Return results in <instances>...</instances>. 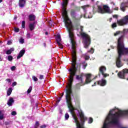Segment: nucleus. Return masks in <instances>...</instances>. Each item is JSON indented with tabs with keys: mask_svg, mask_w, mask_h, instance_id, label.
<instances>
[{
	"mask_svg": "<svg viewBox=\"0 0 128 128\" xmlns=\"http://www.w3.org/2000/svg\"><path fill=\"white\" fill-rule=\"evenodd\" d=\"M26 38H30V33H28L26 34Z\"/></svg>",
	"mask_w": 128,
	"mask_h": 128,
	"instance_id": "obj_32",
	"label": "nucleus"
},
{
	"mask_svg": "<svg viewBox=\"0 0 128 128\" xmlns=\"http://www.w3.org/2000/svg\"><path fill=\"white\" fill-rule=\"evenodd\" d=\"M14 98H10L7 104L9 106H12V104H14Z\"/></svg>",
	"mask_w": 128,
	"mask_h": 128,
	"instance_id": "obj_12",
	"label": "nucleus"
},
{
	"mask_svg": "<svg viewBox=\"0 0 128 128\" xmlns=\"http://www.w3.org/2000/svg\"><path fill=\"white\" fill-rule=\"evenodd\" d=\"M98 12L99 14H112V12L108 6H104L103 8L100 6H98Z\"/></svg>",
	"mask_w": 128,
	"mask_h": 128,
	"instance_id": "obj_3",
	"label": "nucleus"
},
{
	"mask_svg": "<svg viewBox=\"0 0 128 128\" xmlns=\"http://www.w3.org/2000/svg\"><path fill=\"white\" fill-rule=\"evenodd\" d=\"M2 2V0H0V2Z\"/></svg>",
	"mask_w": 128,
	"mask_h": 128,
	"instance_id": "obj_57",
	"label": "nucleus"
},
{
	"mask_svg": "<svg viewBox=\"0 0 128 128\" xmlns=\"http://www.w3.org/2000/svg\"><path fill=\"white\" fill-rule=\"evenodd\" d=\"M60 100H62V97H60V98L58 99V102H60Z\"/></svg>",
	"mask_w": 128,
	"mask_h": 128,
	"instance_id": "obj_47",
	"label": "nucleus"
},
{
	"mask_svg": "<svg viewBox=\"0 0 128 128\" xmlns=\"http://www.w3.org/2000/svg\"><path fill=\"white\" fill-rule=\"evenodd\" d=\"M2 56H0V62H2Z\"/></svg>",
	"mask_w": 128,
	"mask_h": 128,
	"instance_id": "obj_52",
	"label": "nucleus"
},
{
	"mask_svg": "<svg viewBox=\"0 0 128 128\" xmlns=\"http://www.w3.org/2000/svg\"><path fill=\"white\" fill-rule=\"evenodd\" d=\"M19 42L20 44H24V39L22 38L19 40Z\"/></svg>",
	"mask_w": 128,
	"mask_h": 128,
	"instance_id": "obj_25",
	"label": "nucleus"
},
{
	"mask_svg": "<svg viewBox=\"0 0 128 128\" xmlns=\"http://www.w3.org/2000/svg\"><path fill=\"white\" fill-rule=\"evenodd\" d=\"M4 118V114L2 113V110H0V120H2Z\"/></svg>",
	"mask_w": 128,
	"mask_h": 128,
	"instance_id": "obj_18",
	"label": "nucleus"
},
{
	"mask_svg": "<svg viewBox=\"0 0 128 128\" xmlns=\"http://www.w3.org/2000/svg\"><path fill=\"white\" fill-rule=\"evenodd\" d=\"M112 28H116L117 26L116 23H114L113 24H112Z\"/></svg>",
	"mask_w": 128,
	"mask_h": 128,
	"instance_id": "obj_29",
	"label": "nucleus"
},
{
	"mask_svg": "<svg viewBox=\"0 0 128 128\" xmlns=\"http://www.w3.org/2000/svg\"><path fill=\"white\" fill-rule=\"evenodd\" d=\"M52 21H50V22H49V24L50 26H52Z\"/></svg>",
	"mask_w": 128,
	"mask_h": 128,
	"instance_id": "obj_48",
	"label": "nucleus"
},
{
	"mask_svg": "<svg viewBox=\"0 0 128 128\" xmlns=\"http://www.w3.org/2000/svg\"><path fill=\"white\" fill-rule=\"evenodd\" d=\"M112 18H110V22H112Z\"/></svg>",
	"mask_w": 128,
	"mask_h": 128,
	"instance_id": "obj_54",
	"label": "nucleus"
},
{
	"mask_svg": "<svg viewBox=\"0 0 128 128\" xmlns=\"http://www.w3.org/2000/svg\"><path fill=\"white\" fill-rule=\"evenodd\" d=\"M60 114H62V110H60Z\"/></svg>",
	"mask_w": 128,
	"mask_h": 128,
	"instance_id": "obj_55",
	"label": "nucleus"
},
{
	"mask_svg": "<svg viewBox=\"0 0 128 128\" xmlns=\"http://www.w3.org/2000/svg\"><path fill=\"white\" fill-rule=\"evenodd\" d=\"M69 118H70V115H68V114L66 113L65 114V120H68Z\"/></svg>",
	"mask_w": 128,
	"mask_h": 128,
	"instance_id": "obj_21",
	"label": "nucleus"
},
{
	"mask_svg": "<svg viewBox=\"0 0 128 128\" xmlns=\"http://www.w3.org/2000/svg\"><path fill=\"white\" fill-rule=\"evenodd\" d=\"M16 86V82H14L12 84V86Z\"/></svg>",
	"mask_w": 128,
	"mask_h": 128,
	"instance_id": "obj_40",
	"label": "nucleus"
},
{
	"mask_svg": "<svg viewBox=\"0 0 128 128\" xmlns=\"http://www.w3.org/2000/svg\"><path fill=\"white\" fill-rule=\"evenodd\" d=\"M40 126V123L38 122H36V123L34 125V128H38V126Z\"/></svg>",
	"mask_w": 128,
	"mask_h": 128,
	"instance_id": "obj_26",
	"label": "nucleus"
},
{
	"mask_svg": "<svg viewBox=\"0 0 128 128\" xmlns=\"http://www.w3.org/2000/svg\"><path fill=\"white\" fill-rule=\"evenodd\" d=\"M126 6L124 3L122 4L120 6V10H122V12H124Z\"/></svg>",
	"mask_w": 128,
	"mask_h": 128,
	"instance_id": "obj_19",
	"label": "nucleus"
},
{
	"mask_svg": "<svg viewBox=\"0 0 128 128\" xmlns=\"http://www.w3.org/2000/svg\"><path fill=\"white\" fill-rule=\"evenodd\" d=\"M6 82H8L9 84H10L11 82H12V80H10V78H7V79L6 80Z\"/></svg>",
	"mask_w": 128,
	"mask_h": 128,
	"instance_id": "obj_30",
	"label": "nucleus"
},
{
	"mask_svg": "<svg viewBox=\"0 0 128 128\" xmlns=\"http://www.w3.org/2000/svg\"><path fill=\"white\" fill-rule=\"evenodd\" d=\"M76 80H80V77L78 76H76Z\"/></svg>",
	"mask_w": 128,
	"mask_h": 128,
	"instance_id": "obj_46",
	"label": "nucleus"
},
{
	"mask_svg": "<svg viewBox=\"0 0 128 128\" xmlns=\"http://www.w3.org/2000/svg\"><path fill=\"white\" fill-rule=\"evenodd\" d=\"M32 78L34 80V82H38V78L36 77V76H33Z\"/></svg>",
	"mask_w": 128,
	"mask_h": 128,
	"instance_id": "obj_27",
	"label": "nucleus"
},
{
	"mask_svg": "<svg viewBox=\"0 0 128 128\" xmlns=\"http://www.w3.org/2000/svg\"><path fill=\"white\" fill-rule=\"evenodd\" d=\"M80 36L83 38L84 48H88L90 44V38L88 34L84 32V26H80Z\"/></svg>",
	"mask_w": 128,
	"mask_h": 128,
	"instance_id": "obj_2",
	"label": "nucleus"
},
{
	"mask_svg": "<svg viewBox=\"0 0 128 128\" xmlns=\"http://www.w3.org/2000/svg\"><path fill=\"white\" fill-rule=\"evenodd\" d=\"M14 48H10V50H8L6 51V54H10L12 52H14Z\"/></svg>",
	"mask_w": 128,
	"mask_h": 128,
	"instance_id": "obj_16",
	"label": "nucleus"
},
{
	"mask_svg": "<svg viewBox=\"0 0 128 128\" xmlns=\"http://www.w3.org/2000/svg\"><path fill=\"white\" fill-rule=\"evenodd\" d=\"M110 4H112V10H118V8L116 6V4L114 2H111Z\"/></svg>",
	"mask_w": 128,
	"mask_h": 128,
	"instance_id": "obj_14",
	"label": "nucleus"
},
{
	"mask_svg": "<svg viewBox=\"0 0 128 128\" xmlns=\"http://www.w3.org/2000/svg\"><path fill=\"white\" fill-rule=\"evenodd\" d=\"M96 82H94V85H92V86H96Z\"/></svg>",
	"mask_w": 128,
	"mask_h": 128,
	"instance_id": "obj_50",
	"label": "nucleus"
},
{
	"mask_svg": "<svg viewBox=\"0 0 128 128\" xmlns=\"http://www.w3.org/2000/svg\"><path fill=\"white\" fill-rule=\"evenodd\" d=\"M99 70L100 72H101L102 74L104 76V78H106L108 76V74H104V72L106 70V68L104 66H101L99 68Z\"/></svg>",
	"mask_w": 128,
	"mask_h": 128,
	"instance_id": "obj_6",
	"label": "nucleus"
},
{
	"mask_svg": "<svg viewBox=\"0 0 128 128\" xmlns=\"http://www.w3.org/2000/svg\"><path fill=\"white\" fill-rule=\"evenodd\" d=\"M94 49L92 48H91L90 50L88 51V52H90L91 54H94Z\"/></svg>",
	"mask_w": 128,
	"mask_h": 128,
	"instance_id": "obj_36",
	"label": "nucleus"
},
{
	"mask_svg": "<svg viewBox=\"0 0 128 128\" xmlns=\"http://www.w3.org/2000/svg\"><path fill=\"white\" fill-rule=\"evenodd\" d=\"M11 114L12 116H16V111H13L12 112Z\"/></svg>",
	"mask_w": 128,
	"mask_h": 128,
	"instance_id": "obj_31",
	"label": "nucleus"
},
{
	"mask_svg": "<svg viewBox=\"0 0 128 128\" xmlns=\"http://www.w3.org/2000/svg\"><path fill=\"white\" fill-rule=\"evenodd\" d=\"M120 34V32H116L114 34V36H118V34Z\"/></svg>",
	"mask_w": 128,
	"mask_h": 128,
	"instance_id": "obj_44",
	"label": "nucleus"
},
{
	"mask_svg": "<svg viewBox=\"0 0 128 128\" xmlns=\"http://www.w3.org/2000/svg\"><path fill=\"white\" fill-rule=\"evenodd\" d=\"M36 20V16H34V14H30L29 16V20L32 21V20Z\"/></svg>",
	"mask_w": 128,
	"mask_h": 128,
	"instance_id": "obj_15",
	"label": "nucleus"
},
{
	"mask_svg": "<svg viewBox=\"0 0 128 128\" xmlns=\"http://www.w3.org/2000/svg\"><path fill=\"white\" fill-rule=\"evenodd\" d=\"M80 82H82V76H80Z\"/></svg>",
	"mask_w": 128,
	"mask_h": 128,
	"instance_id": "obj_51",
	"label": "nucleus"
},
{
	"mask_svg": "<svg viewBox=\"0 0 128 128\" xmlns=\"http://www.w3.org/2000/svg\"><path fill=\"white\" fill-rule=\"evenodd\" d=\"M117 24L119 26H124L128 24V15L124 16L122 19L118 20Z\"/></svg>",
	"mask_w": 128,
	"mask_h": 128,
	"instance_id": "obj_4",
	"label": "nucleus"
},
{
	"mask_svg": "<svg viewBox=\"0 0 128 128\" xmlns=\"http://www.w3.org/2000/svg\"><path fill=\"white\" fill-rule=\"evenodd\" d=\"M89 58H90V56H85V59H86V60H89Z\"/></svg>",
	"mask_w": 128,
	"mask_h": 128,
	"instance_id": "obj_41",
	"label": "nucleus"
},
{
	"mask_svg": "<svg viewBox=\"0 0 128 128\" xmlns=\"http://www.w3.org/2000/svg\"><path fill=\"white\" fill-rule=\"evenodd\" d=\"M64 94L62 93V96H61V98H62V96H64Z\"/></svg>",
	"mask_w": 128,
	"mask_h": 128,
	"instance_id": "obj_53",
	"label": "nucleus"
},
{
	"mask_svg": "<svg viewBox=\"0 0 128 128\" xmlns=\"http://www.w3.org/2000/svg\"><path fill=\"white\" fill-rule=\"evenodd\" d=\"M113 18H118V16L116 14H114L113 15Z\"/></svg>",
	"mask_w": 128,
	"mask_h": 128,
	"instance_id": "obj_39",
	"label": "nucleus"
},
{
	"mask_svg": "<svg viewBox=\"0 0 128 128\" xmlns=\"http://www.w3.org/2000/svg\"><path fill=\"white\" fill-rule=\"evenodd\" d=\"M18 4L20 8H24L26 4V0H19Z\"/></svg>",
	"mask_w": 128,
	"mask_h": 128,
	"instance_id": "obj_11",
	"label": "nucleus"
},
{
	"mask_svg": "<svg viewBox=\"0 0 128 128\" xmlns=\"http://www.w3.org/2000/svg\"><path fill=\"white\" fill-rule=\"evenodd\" d=\"M16 66H13L11 67V70H12V71L16 70Z\"/></svg>",
	"mask_w": 128,
	"mask_h": 128,
	"instance_id": "obj_33",
	"label": "nucleus"
},
{
	"mask_svg": "<svg viewBox=\"0 0 128 128\" xmlns=\"http://www.w3.org/2000/svg\"><path fill=\"white\" fill-rule=\"evenodd\" d=\"M82 8H83V10H86V8H88V5L84 6H82Z\"/></svg>",
	"mask_w": 128,
	"mask_h": 128,
	"instance_id": "obj_28",
	"label": "nucleus"
},
{
	"mask_svg": "<svg viewBox=\"0 0 128 128\" xmlns=\"http://www.w3.org/2000/svg\"><path fill=\"white\" fill-rule=\"evenodd\" d=\"M111 47H112V49L114 48V47L112 46Z\"/></svg>",
	"mask_w": 128,
	"mask_h": 128,
	"instance_id": "obj_56",
	"label": "nucleus"
},
{
	"mask_svg": "<svg viewBox=\"0 0 128 128\" xmlns=\"http://www.w3.org/2000/svg\"><path fill=\"white\" fill-rule=\"evenodd\" d=\"M126 74H128V69L123 70L122 71L119 72L118 74L120 78H124V76H126ZM127 80H128V78L127 79Z\"/></svg>",
	"mask_w": 128,
	"mask_h": 128,
	"instance_id": "obj_5",
	"label": "nucleus"
},
{
	"mask_svg": "<svg viewBox=\"0 0 128 128\" xmlns=\"http://www.w3.org/2000/svg\"><path fill=\"white\" fill-rule=\"evenodd\" d=\"M36 22H34L33 23H31L29 24V28L31 30H34V28H36Z\"/></svg>",
	"mask_w": 128,
	"mask_h": 128,
	"instance_id": "obj_13",
	"label": "nucleus"
},
{
	"mask_svg": "<svg viewBox=\"0 0 128 128\" xmlns=\"http://www.w3.org/2000/svg\"><path fill=\"white\" fill-rule=\"evenodd\" d=\"M88 18H90V17H88Z\"/></svg>",
	"mask_w": 128,
	"mask_h": 128,
	"instance_id": "obj_58",
	"label": "nucleus"
},
{
	"mask_svg": "<svg viewBox=\"0 0 128 128\" xmlns=\"http://www.w3.org/2000/svg\"><path fill=\"white\" fill-rule=\"evenodd\" d=\"M14 32H20V29L18 28H14Z\"/></svg>",
	"mask_w": 128,
	"mask_h": 128,
	"instance_id": "obj_34",
	"label": "nucleus"
},
{
	"mask_svg": "<svg viewBox=\"0 0 128 128\" xmlns=\"http://www.w3.org/2000/svg\"><path fill=\"white\" fill-rule=\"evenodd\" d=\"M57 38H56V42H57V44L60 48H62V44H60V42L62 40V38H60V35L58 34L56 36Z\"/></svg>",
	"mask_w": 128,
	"mask_h": 128,
	"instance_id": "obj_7",
	"label": "nucleus"
},
{
	"mask_svg": "<svg viewBox=\"0 0 128 128\" xmlns=\"http://www.w3.org/2000/svg\"><path fill=\"white\" fill-rule=\"evenodd\" d=\"M118 57L116 59V64L118 68L122 66V64L120 62V58L124 54H128V48H124V36H122L118 39V44L117 47Z\"/></svg>",
	"mask_w": 128,
	"mask_h": 128,
	"instance_id": "obj_1",
	"label": "nucleus"
},
{
	"mask_svg": "<svg viewBox=\"0 0 128 128\" xmlns=\"http://www.w3.org/2000/svg\"><path fill=\"white\" fill-rule=\"evenodd\" d=\"M26 52V50H21L18 56H17V59L18 60L20 58L24 56V53Z\"/></svg>",
	"mask_w": 128,
	"mask_h": 128,
	"instance_id": "obj_9",
	"label": "nucleus"
},
{
	"mask_svg": "<svg viewBox=\"0 0 128 128\" xmlns=\"http://www.w3.org/2000/svg\"><path fill=\"white\" fill-rule=\"evenodd\" d=\"M32 90V87L30 86L28 90H27L28 94H30V92Z\"/></svg>",
	"mask_w": 128,
	"mask_h": 128,
	"instance_id": "obj_20",
	"label": "nucleus"
},
{
	"mask_svg": "<svg viewBox=\"0 0 128 128\" xmlns=\"http://www.w3.org/2000/svg\"><path fill=\"white\" fill-rule=\"evenodd\" d=\"M94 122V120H92V118H90L88 120V123L92 124Z\"/></svg>",
	"mask_w": 128,
	"mask_h": 128,
	"instance_id": "obj_24",
	"label": "nucleus"
},
{
	"mask_svg": "<svg viewBox=\"0 0 128 128\" xmlns=\"http://www.w3.org/2000/svg\"><path fill=\"white\" fill-rule=\"evenodd\" d=\"M22 26L23 28H24L26 26V22L25 21L22 22Z\"/></svg>",
	"mask_w": 128,
	"mask_h": 128,
	"instance_id": "obj_23",
	"label": "nucleus"
},
{
	"mask_svg": "<svg viewBox=\"0 0 128 128\" xmlns=\"http://www.w3.org/2000/svg\"><path fill=\"white\" fill-rule=\"evenodd\" d=\"M98 84L101 86H104L106 84V80L102 79L101 80L98 82Z\"/></svg>",
	"mask_w": 128,
	"mask_h": 128,
	"instance_id": "obj_8",
	"label": "nucleus"
},
{
	"mask_svg": "<svg viewBox=\"0 0 128 128\" xmlns=\"http://www.w3.org/2000/svg\"><path fill=\"white\" fill-rule=\"evenodd\" d=\"M74 14H76V12H74V11L72 10L70 14H71V16H74Z\"/></svg>",
	"mask_w": 128,
	"mask_h": 128,
	"instance_id": "obj_37",
	"label": "nucleus"
},
{
	"mask_svg": "<svg viewBox=\"0 0 128 128\" xmlns=\"http://www.w3.org/2000/svg\"><path fill=\"white\" fill-rule=\"evenodd\" d=\"M128 32V29H124V32Z\"/></svg>",
	"mask_w": 128,
	"mask_h": 128,
	"instance_id": "obj_45",
	"label": "nucleus"
},
{
	"mask_svg": "<svg viewBox=\"0 0 128 128\" xmlns=\"http://www.w3.org/2000/svg\"><path fill=\"white\" fill-rule=\"evenodd\" d=\"M42 78H44V75H40V79L42 80Z\"/></svg>",
	"mask_w": 128,
	"mask_h": 128,
	"instance_id": "obj_42",
	"label": "nucleus"
},
{
	"mask_svg": "<svg viewBox=\"0 0 128 128\" xmlns=\"http://www.w3.org/2000/svg\"><path fill=\"white\" fill-rule=\"evenodd\" d=\"M86 66H88V64L84 62L83 63V66H84V68H86Z\"/></svg>",
	"mask_w": 128,
	"mask_h": 128,
	"instance_id": "obj_35",
	"label": "nucleus"
},
{
	"mask_svg": "<svg viewBox=\"0 0 128 128\" xmlns=\"http://www.w3.org/2000/svg\"><path fill=\"white\" fill-rule=\"evenodd\" d=\"M45 34H46V36H48V32H45Z\"/></svg>",
	"mask_w": 128,
	"mask_h": 128,
	"instance_id": "obj_49",
	"label": "nucleus"
},
{
	"mask_svg": "<svg viewBox=\"0 0 128 128\" xmlns=\"http://www.w3.org/2000/svg\"><path fill=\"white\" fill-rule=\"evenodd\" d=\"M90 76H92L90 74H86V84H90V82H92V80H90Z\"/></svg>",
	"mask_w": 128,
	"mask_h": 128,
	"instance_id": "obj_10",
	"label": "nucleus"
},
{
	"mask_svg": "<svg viewBox=\"0 0 128 128\" xmlns=\"http://www.w3.org/2000/svg\"><path fill=\"white\" fill-rule=\"evenodd\" d=\"M12 56H8V60H9V62H12Z\"/></svg>",
	"mask_w": 128,
	"mask_h": 128,
	"instance_id": "obj_22",
	"label": "nucleus"
},
{
	"mask_svg": "<svg viewBox=\"0 0 128 128\" xmlns=\"http://www.w3.org/2000/svg\"><path fill=\"white\" fill-rule=\"evenodd\" d=\"M8 46H10V44H12V41H10H10H8Z\"/></svg>",
	"mask_w": 128,
	"mask_h": 128,
	"instance_id": "obj_38",
	"label": "nucleus"
},
{
	"mask_svg": "<svg viewBox=\"0 0 128 128\" xmlns=\"http://www.w3.org/2000/svg\"><path fill=\"white\" fill-rule=\"evenodd\" d=\"M12 88H9L7 91V96H10V94H12Z\"/></svg>",
	"mask_w": 128,
	"mask_h": 128,
	"instance_id": "obj_17",
	"label": "nucleus"
},
{
	"mask_svg": "<svg viewBox=\"0 0 128 128\" xmlns=\"http://www.w3.org/2000/svg\"><path fill=\"white\" fill-rule=\"evenodd\" d=\"M46 125H42L40 126V128H46Z\"/></svg>",
	"mask_w": 128,
	"mask_h": 128,
	"instance_id": "obj_43",
	"label": "nucleus"
},
{
	"mask_svg": "<svg viewBox=\"0 0 128 128\" xmlns=\"http://www.w3.org/2000/svg\"><path fill=\"white\" fill-rule=\"evenodd\" d=\"M108 50H110V49H108Z\"/></svg>",
	"mask_w": 128,
	"mask_h": 128,
	"instance_id": "obj_59",
	"label": "nucleus"
}]
</instances>
